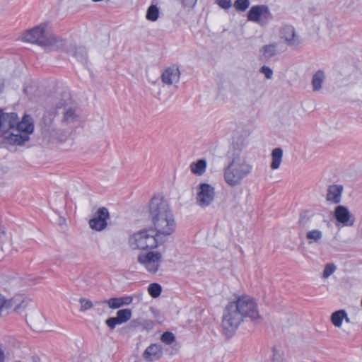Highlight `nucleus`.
Here are the masks:
<instances>
[{"mask_svg":"<svg viewBox=\"0 0 362 362\" xmlns=\"http://www.w3.org/2000/svg\"><path fill=\"white\" fill-rule=\"evenodd\" d=\"M34 131L30 116L25 115L19 122L16 112H3L0 110V136L4 141L13 145H23L30 139Z\"/></svg>","mask_w":362,"mask_h":362,"instance_id":"f257e3e1","label":"nucleus"},{"mask_svg":"<svg viewBox=\"0 0 362 362\" xmlns=\"http://www.w3.org/2000/svg\"><path fill=\"white\" fill-rule=\"evenodd\" d=\"M149 213L153 230L158 238L170 235L176 228L174 216L163 197L154 196L149 204Z\"/></svg>","mask_w":362,"mask_h":362,"instance_id":"f03ea898","label":"nucleus"},{"mask_svg":"<svg viewBox=\"0 0 362 362\" xmlns=\"http://www.w3.org/2000/svg\"><path fill=\"white\" fill-rule=\"evenodd\" d=\"M227 156L228 162L223 168V180L229 187H235L252 173L253 165L239 149H230Z\"/></svg>","mask_w":362,"mask_h":362,"instance_id":"7ed1b4c3","label":"nucleus"},{"mask_svg":"<svg viewBox=\"0 0 362 362\" xmlns=\"http://www.w3.org/2000/svg\"><path fill=\"white\" fill-rule=\"evenodd\" d=\"M22 40L26 42L37 44L47 49H62L66 42L54 35L48 23H42L22 35Z\"/></svg>","mask_w":362,"mask_h":362,"instance_id":"20e7f679","label":"nucleus"},{"mask_svg":"<svg viewBox=\"0 0 362 362\" xmlns=\"http://www.w3.org/2000/svg\"><path fill=\"white\" fill-rule=\"evenodd\" d=\"M164 241L158 237L153 228H146L131 235L128 244L132 250H147L157 248Z\"/></svg>","mask_w":362,"mask_h":362,"instance_id":"39448f33","label":"nucleus"},{"mask_svg":"<svg viewBox=\"0 0 362 362\" xmlns=\"http://www.w3.org/2000/svg\"><path fill=\"white\" fill-rule=\"evenodd\" d=\"M242 315L235 308L232 302L229 303L224 309L222 329L227 337H230L238 328L243 321Z\"/></svg>","mask_w":362,"mask_h":362,"instance_id":"423d86ee","label":"nucleus"},{"mask_svg":"<svg viewBox=\"0 0 362 362\" xmlns=\"http://www.w3.org/2000/svg\"><path fill=\"white\" fill-rule=\"evenodd\" d=\"M137 262L148 273L155 274L163 264V255L158 250L141 252L137 256Z\"/></svg>","mask_w":362,"mask_h":362,"instance_id":"0eeeda50","label":"nucleus"},{"mask_svg":"<svg viewBox=\"0 0 362 362\" xmlns=\"http://www.w3.org/2000/svg\"><path fill=\"white\" fill-rule=\"evenodd\" d=\"M238 310L242 317H250L255 320L259 318L257 305L255 299L249 296H239L235 301L232 302Z\"/></svg>","mask_w":362,"mask_h":362,"instance_id":"6e6552de","label":"nucleus"},{"mask_svg":"<svg viewBox=\"0 0 362 362\" xmlns=\"http://www.w3.org/2000/svg\"><path fill=\"white\" fill-rule=\"evenodd\" d=\"M272 19L269 8L266 5H256L250 8L247 13V20L262 26L268 24Z\"/></svg>","mask_w":362,"mask_h":362,"instance_id":"1a4fd4ad","label":"nucleus"},{"mask_svg":"<svg viewBox=\"0 0 362 362\" xmlns=\"http://www.w3.org/2000/svg\"><path fill=\"white\" fill-rule=\"evenodd\" d=\"M215 199V189L209 183H200L197 187L196 201L202 208L210 206Z\"/></svg>","mask_w":362,"mask_h":362,"instance_id":"9d476101","label":"nucleus"},{"mask_svg":"<svg viewBox=\"0 0 362 362\" xmlns=\"http://www.w3.org/2000/svg\"><path fill=\"white\" fill-rule=\"evenodd\" d=\"M66 103L61 104L58 108L64 107L62 123L67 125L76 124L80 122V116L75 105H71L69 96L66 95Z\"/></svg>","mask_w":362,"mask_h":362,"instance_id":"9b49d317","label":"nucleus"},{"mask_svg":"<svg viewBox=\"0 0 362 362\" xmlns=\"http://www.w3.org/2000/svg\"><path fill=\"white\" fill-rule=\"evenodd\" d=\"M109 218L108 210L105 207L99 208L94 216L89 221L90 228L96 231L104 230L107 227V221Z\"/></svg>","mask_w":362,"mask_h":362,"instance_id":"f8f14e48","label":"nucleus"},{"mask_svg":"<svg viewBox=\"0 0 362 362\" xmlns=\"http://www.w3.org/2000/svg\"><path fill=\"white\" fill-rule=\"evenodd\" d=\"M180 78V71L178 66L175 64L167 67L161 75L162 82L168 86L178 83Z\"/></svg>","mask_w":362,"mask_h":362,"instance_id":"ddd939ff","label":"nucleus"},{"mask_svg":"<svg viewBox=\"0 0 362 362\" xmlns=\"http://www.w3.org/2000/svg\"><path fill=\"white\" fill-rule=\"evenodd\" d=\"M280 37L288 46H298L301 42L300 37L296 35L294 28L291 25H285L281 28Z\"/></svg>","mask_w":362,"mask_h":362,"instance_id":"4468645a","label":"nucleus"},{"mask_svg":"<svg viewBox=\"0 0 362 362\" xmlns=\"http://www.w3.org/2000/svg\"><path fill=\"white\" fill-rule=\"evenodd\" d=\"M327 80V75L324 70L319 69L313 73L311 79V87L313 92H320L322 90Z\"/></svg>","mask_w":362,"mask_h":362,"instance_id":"2eb2a0df","label":"nucleus"},{"mask_svg":"<svg viewBox=\"0 0 362 362\" xmlns=\"http://www.w3.org/2000/svg\"><path fill=\"white\" fill-rule=\"evenodd\" d=\"M133 301V297L131 296H122L118 298H111L105 300L103 303L110 309L115 310L122 306L130 305Z\"/></svg>","mask_w":362,"mask_h":362,"instance_id":"dca6fc26","label":"nucleus"},{"mask_svg":"<svg viewBox=\"0 0 362 362\" xmlns=\"http://www.w3.org/2000/svg\"><path fill=\"white\" fill-rule=\"evenodd\" d=\"M66 42L65 45L62 49H59L60 50H66L71 55L74 57L77 60L80 62H85L87 57V51L84 47L79 46H70L68 47V42L64 40Z\"/></svg>","mask_w":362,"mask_h":362,"instance_id":"f3484780","label":"nucleus"},{"mask_svg":"<svg viewBox=\"0 0 362 362\" xmlns=\"http://www.w3.org/2000/svg\"><path fill=\"white\" fill-rule=\"evenodd\" d=\"M334 216L337 221L343 226H352L354 221H351V214L348 209L344 206H338L335 209Z\"/></svg>","mask_w":362,"mask_h":362,"instance_id":"a211bd4d","label":"nucleus"},{"mask_svg":"<svg viewBox=\"0 0 362 362\" xmlns=\"http://www.w3.org/2000/svg\"><path fill=\"white\" fill-rule=\"evenodd\" d=\"M162 353L163 351L160 345L152 344L146 348L143 354V357L146 361L152 362L160 358L162 356Z\"/></svg>","mask_w":362,"mask_h":362,"instance_id":"6ab92c4d","label":"nucleus"},{"mask_svg":"<svg viewBox=\"0 0 362 362\" xmlns=\"http://www.w3.org/2000/svg\"><path fill=\"white\" fill-rule=\"evenodd\" d=\"M343 186L341 185H333L328 187L327 200L333 204H338L341 202Z\"/></svg>","mask_w":362,"mask_h":362,"instance_id":"aec40b11","label":"nucleus"},{"mask_svg":"<svg viewBox=\"0 0 362 362\" xmlns=\"http://www.w3.org/2000/svg\"><path fill=\"white\" fill-rule=\"evenodd\" d=\"M277 43H272L263 46L262 47L260 48L259 51V58L262 60L270 59L277 54Z\"/></svg>","mask_w":362,"mask_h":362,"instance_id":"412c9836","label":"nucleus"},{"mask_svg":"<svg viewBox=\"0 0 362 362\" xmlns=\"http://www.w3.org/2000/svg\"><path fill=\"white\" fill-rule=\"evenodd\" d=\"M344 320L346 322H350L347 313L344 310L335 311L331 315V322L333 325L337 327H341Z\"/></svg>","mask_w":362,"mask_h":362,"instance_id":"4be33fe9","label":"nucleus"},{"mask_svg":"<svg viewBox=\"0 0 362 362\" xmlns=\"http://www.w3.org/2000/svg\"><path fill=\"white\" fill-rule=\"evenodd\" d=\"M305 238L309 245L320 244L323 238V233L319 229H312L306 233Z\"/></svg>","mask_w":362,"mask_h":362,"instance_id":"5701e85b","label":"nucleus"},{"mask_svg":"<svg viewBox=\"0 0 362 362\" xmlns=\"http://www.w3.org/2000/svg\"><path fill=\"white\" fill-rule=\"evenodd\" d=\"M206 167L207 162L205 159H199L189 165L190 171L198 176L202 175L206 172Z\"/></svg>","mask_w":362,"mask_h":362,"instance_id":"b1692460","label":"nucleus"},{"mask_svg":"<svg viewBox=\"0 0 362 362\" xmlns=\"http://www.w3.org/2000/svg\"><path fill=\"white\" fill-rule=\"evenodd\" d=\"M160 16V8L157 4L153 1L151 5L148 7L146 13V19L151 22H156Z\"/></svg>","mask_w":362,"mask_h":362,"instance_id":"393cba45","label":"nucleus"},{"mask_svg":"<svg viewBox=\"0 0 362 362\" xmlns=\"http://www.w3.org/2000/svg\"><path fill=\"white\" fill-rule=\"evenodd\" d=\"M271 156L272 163L270 165V168L272 170L279 169L282 162L283 150L281 148H276L273 149Z\"/></svg>","mask_w":362,"mask_h":362,"instance_id":"a878e982","label":"nucleus"},{"mask_svg":"<svg viewBox=\"0 0 362 362\" xmlns=\"http://www.w3.org/2000/svg\"><path fill=\"white\" fill-rule=\"evenodd\" d=\"M272 362H292L291 357L286 354L283 350L277 348L272 349L271 356Z\"/></svg>","mask_w":362,"mask_h":362,"instance_id":"bb28decb","label":"nucleus"},{"mask_svg":"<svg viewBox=\"0 0 362 362\" xmlns=\"http://www.w3.org/2000/svg\"><path fill=\"white\" fill-rule=\"evenodd\" d=\"M132 316V312L128 308L119 310L117 312V317L121 324L127 322L131 319Z\"/></svg>","mask_w":362,"mask_h":362,"instance_id":"cd10ccee","label":"nucleus"},{"mask_svg":"<svg viewBox=\"0 0 362 362\" xmlns=\"http://www.w3.org/2000/svg\"><path fill=\"white\" fill-rule=\"evenodd\" d=\"M161 291L162 287L158 283H152L148 287V293L153 298L160 296Z\"/></svg>","mask_w":362,"mask_h":362,"instance_id":"c85d7f7f","label":"nucleus"},{"mask_svg":"<svg viewBox=\"0 0 362 362\" xmlns=\"http://www.w3.org/2000/svg\"><path fill=\"white\" fill-rule=\"evenodd\" d=\"M250 5V0H236L234 2V8L238 11H246Z\"/></svg>","mask_w":362,"mask_h":362,"instance_id":"c756f323","label":"nucleus"},{"mask_svg":"<svg viewBox=\"0 0 362 362\" xmlns=\"http://www.w3.org/2000/svg\"><path fill=\"white\" fill-rule=\"evenodd\" d=\"M337 269V267L335 264L332 263L327 264L325 267L322 278L327 279Z\"/></svg>","mask_w":362,"mask_h":362,"instance_id":"7c9ffc66","label":"nucleus"},{"mask_svg":"<svg viewBox=\"0 0 362 362\" xmlns=\"http://www.w3.org/2000/svg\"><path fill=\"white\" fill-rule=\"evenodd\" d=\"M160 340L163 343L170 345L175 341V337L172 332H166L161 335Z\"/></svg>","mask_w":362,"mask_h":362,"instance_id":"2f4dec72","label":"nucleus"},{"mask_svg":"<svg viewBox=\"0 0 362 362\" xmlns=\"http://www.w3.org/2000/svg\"><path fill=\"white\" fill-rule=\"evenodd\" d=\"M52 137L59 141H64L67 137V133L60 129H54L51 134Z\"/></svg>","mask_w":362,"mask_h":362,"instance_id":"473e14b6","label":"nucleus"},{"mask_svg":"<svg viewBox=\"0 0 362 362\" xmlns=\"http://www.w3.org/2000/svg\"><path fill=\"white\" fill-rule=\"evenodd\" d=\"M79 303L81 305L80 311L81 312L90 310L93 306V303L87 298H81L79 300Z\"/></svg>","mask_w":362,"mask_h":362,"instance_id":"72a5a7b5","label":"nucleus"},{"mask_svg":"<svg viewBox=\"0 0 362 362\" xmlns=\"http://www.w3.org/2000/svg\"><path fill=\"white\" fill-rule=\"evenodd\" d=\"M259 73L263 74L267 79H272L273 78V70L267 66H262L259 69Z\"/></svg>","mask_w":362,"mask_h":362,"instance_id":"f704fd0d","label":"nucleus"},{"mask_svg":"<svg viewBox=\"0 0 362 362\" xmlns=\"http://www.w3.org/2000/svg\"><path fill=\"white\" fill-rule=\"evenodd\" d=\"M105 324L110 329H115L117 325H121L117 317L108 318L106 320Z\"/></svg>","mask_w":362,"mask_h":362,"instance_id":"c9c22d12","label":"nucleus"},{"mask_svg":"<svg viewBox=\"0 0 362 362\" xmlns=\"http://www.w3.org/2000/svg\"><path fill=\"white\" fill-rule=\"evenodd\" d=\"M218 5L224 9H228L232 6L231 0H216Z\"/></svg>","mask_w":362,"mask_h":362,"instance_id":"e433bc0d","label":"nucleus"},{"mask_svg":"<svg viewBox=\"0 0 362 362\" xmlns=\"http://www.w3.org/2000/svg\"><path fill=\"white\" fill-rule=\"evenodd\" d=\"M197 2V0H181L182 4L188 8H193Z\"/></svg>","mask_w":362,"mask_h":362,"instance_id":"4c0bfd02","label":"nucleus"},{"mask_svg":"<svg viewBox=\"0 0 362 362\" xmlns=\"http://www.w3.org/2000/svg\"><path fill=\"white\" fill-rule=\"evenodd\" d=\"M5 303L4 298L0 294V316L1 315V312Z\"/></svg>","mask_w":362,"mask_h":362,"instance_id":"58836bf2","label":"nucleus"},{"mask_svg":"<svg viewBox=\"0 0 362 362\" xmlns=\"http://www.w3.org/2000/svg\"><path fill=\"white\" fill-rule=\"evenodd\" d=\"M4 360H5L4 351L2 349V346L0 344V362H4Z\"/></svg>","mask_w":362,"mask_h":362,"instance_id":"ea45409f","label":"nucleus"},{"mask_svg":"<svg viewBox=\"0 0 362 362\" xmlns=\"http://www.w3.org/2000/svg\"><path fill=\"white\" fill-rule=\"evenodd\" d=\"M28 322H30V326L35 329H38L40 327L35 323V322H33V319L31 317H29V319L28 320Z\"/></svg>","mask_w":362,"mask_h":362,"instance_id":"a19ab883","label":"nucleus"},{"mask_svg":"<svg viewBox=\"0 0 362 362\" xmlns=\"http://www.w3.org/2000/svg\"><path fill=\"white\" fill-rule=\"evenodd\" d=\"M36 317H37V320H39L40 321H42V320H43L42 316V315H41V314H40V313H37V314Z\"/></svg>","mask_w":362,"mask_h":362,"instance_id":"79ce46f5","label":"nucleus"}]
</instances>
